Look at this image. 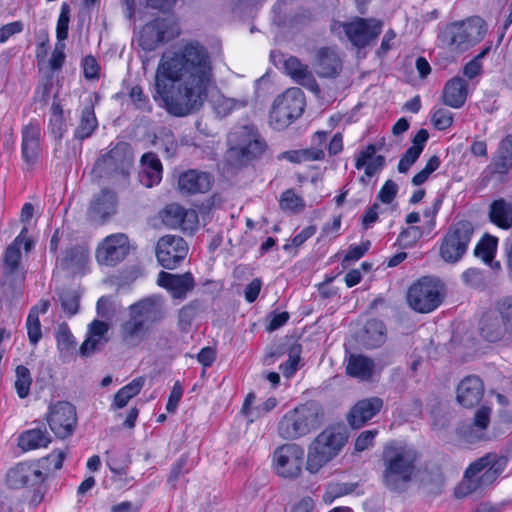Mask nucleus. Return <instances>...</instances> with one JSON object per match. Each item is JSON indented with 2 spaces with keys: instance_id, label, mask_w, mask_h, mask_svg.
<instances>
[{
  "instance_id": "1",
  "label": "nucleus",
  "mask_w": 512,
  "mask_h": 512,
  "mask_svg": "<svg viewBox=\"0 0 512 512\" xmlns=\"http://www.w3.org/2000/svg\"><path fill=\"white\" fill-rule=\"evenodd\" d=\"M212 80L213 64L207 48L198 41H186L161 56L154 98L161 100L170 115L185 117L203 106Z\"/></svg>"
},
{
  "instance_id": "2",
  "label": "nucleus",
  "mask_w": 512,
  "mask_h": 512,
  "mask_svg": "<svg viewBox=\"0 0 512 512\" xmlns=\"http://www.w3.org/2000/svg\"><path fill=\"white\" fill-rule=\"evenodd\" d=\"M129 317L120 325L122 341L129 347H136L146 341L151 327L165 317L164 301L160 296H149L128 308Z\"/></svg>"
},
{
  "instance_id": "3",
  "label": "nucleus",
  "mask_w": 512,
  "mask_h": 512,
  "mask_svg": "<svg viewBox=\"0 0 512 512\" xmlns=\"http://www.w3.org/2000/svg\"><path fill=\"white\" fill-rule=\"evenodd\" d=\"M323 419L321 407L308 402L287 412L278 423V434L286 440H295L320 427Z\"/></svg>"
},
{
  "instance_id": "4",
  "label": "nucleus",
  "mask_w": 512,
  "mask_h": 512,
  "mask_svg": "<svg viewBox=\"0 0 512 512\" xmlns=\"http://www.w3.org/2000/svg\"><path fill=\"white\" fill-rule=\"evenodd\" d=\"M228 160L241 165L259 157L265 150V142L252 124L236 126L228 134Z\"/></svg>"
},
{
  "instance_id": "5",
  "label": "nucleus",
  "mask_w": 512,
  "mask_h": 512,
  "mask_svg": "<svg viewBox=\"0 0 512 512\" xmlns=\"http://www.w3.org/2000/svg\"><path fill=\"white\" fill-rule=\"evenodd\" d=\"M485 33V22L480 17H470L446 25L439 34V40L452 51L464 52L480 42Z\"/></svg>"
},
{
  "instance_id": "6",
  "label": "nucleus",
  "mask_w": 512,
  "mask_h": 512,
  "mask_svg": "<svg viewBox=\"0 0 512 512\" xmlns=\"http://www.w3.org/2000/svg\"><path fill=\"white\" fill-rule=\"evenodd\" d=\"M419 452L400 442L388 443L382 452L384 474L386 477H400L409 480L414 475Z\"/></svg>"
},
{
  "instance_id": "7",
  "label": "nucleus",
  "mask_w": 512,
  "mask_h": 512,
  "mask_svg": "<svg viewBox=\"0 0 512 512\" xmlns=\"http://www.w3.org/2000/svg\"><path fill=\"white\" fill-rule=\"evenodd\" d=\"M347 441L345 433L334 428L322 431L311 443L307 456V470L317 473L321 467L334 458Z\"/></svg>"
},
{
  "instance_id": "8",
  "label": "nucleus",
  "mask_w": 512,
  "mask_h": 512,
  "mask_svg": "<svg viewBox=\"0 0 512 512\" xmlns=\"http://www.w3.org/2000/svg\"><path fill=\"white\" fill-rule=\"evenodd\" d=\"M133 162V155L128 144L117 143L110 151L103 154L95 163L93 174L99 178H126Z\"/></svg>"
},
{
  "instance_id": "9",
  "label": "nucleus",
  "mask_w": 512,
  "mask_h": 512,
  "mask_svg": "<svg viewBox=\"0 0 512 512\" xmlns=\"http://www.w3.org/2000/svg\"><path fill=\"white\" fill-rule=\"evenodd\" d=\"M442 300V286L431 277H423L414 282L407 292L408 305L420 313L433 311L440 305Z\"/></svg>"
},
{
  "instance_id": "10",
  "label": "nucleus",
  "mask_w": 512,
  "mask_h": 512,
  "mask_svg": "<svg viewBox=\"0 0 512 512\" xmlns=\"http://www.w3.org/2000/svg\"><path fill=\"white\" fill-rule=\"evenodd\" d=\"M304 106L302 91L299 88H290L274 100L270 121L275 128L283 129L302 115Z\"/></svg>"
},
{
  "instance_id": "11",
  "label": "nucleus",
  "mask_w": 512,
  "mask_h": 512,
  "mask_svg": "<svg viewBox=\"0 0 512 512\" xmlns=\"http://www.w3.org/2000/svg\"><path fill=\"white\" fill-rule=\"evenodd\" d=\"M473 234L469 221H460L446 233L440 247V255L445 262L455 263L466 252Z\"/></svg>"
},
{
  "instance_id": "12",
  "label": "nucleus",
  "mask_w": 512,
  "mask_h": 512,
  "mask_svg": "<svg viewBox=\"0 0 512 512\" xmlns=\"http://www.w3.org/2000/svg\"><path fill=\"white\" fill-rule=\"evenodd\" d=\"M130 251L127 235L116 233L105 237L97 246L95 258L99 265L114 267L122 262Z\"/></svg>"
},
{
  "instance_id": "13",
  "label": "nucleus",
  "mask_w": 512,
  "mask_h": 512,
  "mask_svg": "<svg viewBox=\"0 0 512 512\" xmlns=\"http://www.w3.org/2000/svg\"><path fill=\"white\" fill-rule=\"evenodd\" d=\"M46 421L56 437H69L77 423L75 407L66 401H59L49 406Z\"/></svg>"
},
{
  "instance_id": "14",
  "label": "nucleus",
  "mask_w": 512,
  "mask_h": 512,
  "mask_svg": "<svg viewBox=\"0 0 512 512\" xmlns=\"http://www.w3.org/2000/svg\"><path fill=\"white\" fill-rule=\"evenodd\" d=\"M304 451L294 443H287L275 449L273 460L279 476L297 477L301 471Z\"/></svg>"
},
{
  "instance_id": "15",
  "label": "nucleus",
  "mask_w": 512,
  "mask_h": 512,
  "mask_svg": "<svg viewBox=\"0 0 512 512\" xmlns=\"http://www.w3.org/2000/svg\"><path fill=\"white\" fill-rule=\"evenodd\" d=\"M187 243L183 238L175 235L161 237L156 246V257L161 266L174 269L186 257Z\"/></svg>"
},
{
  "instance_id": "16",
  "label": "nucleus",
  "mask_w": 512,
  "mask_h": 512,
  "mask_svg": "<svg viewBox=\"0 0 512 512\" xmlns=\"http://www.w3.org/2000/svg\"><path fill=\"white\" fill-rule=\"evenodd\" d=\"M162 222L169 228L181 229L183 232H194L199 223L197 212L193 209H185L179 204L167 205L161 211Z\"/></svg>"
},
{
  "instance_id": "17",
  "label": "nucleus",
  "mask_w": 512,
  "mask_h": 512,
  "mask_svg": "<svg viewBox=\"0 0 512 512\" xmlns=\"http://www.w3.org/2000/svg\"><path fill=\"white\" fill-rule=\"evenodd\" d=\"M170 21L163 18H157L147 23L139 35V45L146 51L154 50L159 44L169 41L175 36L173 31H169Z\"/></svg>"
},
{
  "instance_id": "18",
  "label": "nucleus",
  "mask_w": 512,
  "mask_h": 512,
  "mask_svg": "<svg viewBox=\"0 0 512 512\" xmlns=\"http://www.w3.org/2000/svg\"><path fill=\"white\" fill-rule=\"evenodd\" d=\"M342 26L349 40L357 47H365L381 32V25L375 20L368 21L359 18Z\"/></svg>"
},
{
  "instance_id": "19",
  "label": "nucleus",
  "mask_w": 512,
  "mask_h": 512,
  "mask_svg": "<svg viewBox=\"0 0 512 512\" xmlns=\"http://www.w3.org/2000/svg\"><path fill=\"white\" fill-rule=\"evenodd\" d=\"M383 400L380 397H370L359 400L350 409L347 415L348 424L353 429H359L371 420L383 408Z\"/></svg>"
},
{
  "instance_id": "20",
  "label": "nucleus",
  "mask_w": 512,
  "mask_h": 512,
  "mask_svg": "<svg viewBox=\"0 0 512 512\" xmlns=\"http://www.w3.org/2000/svg\"><path fill=\"white\" fill-rule=\"evenodd\" d=\"M157 283L165 288L174 299H184L187 293L194 289V278L190 272L184 274H171L168 272H160Z\"/></svg>"
},
{
  "instance_id": "21",
  "label": "nucleus",
  "mask_w": 512,
  "mask_h": 512,
  "mask_svg": "<svg viewBox=\"0 0 512 512\" xmlns=\"http://www.w3.org/2000/svg\"><path fill=\"white\" fill-rule=\"evenodd\" d=\"M108 331V323L99 320L92 321L88 326L86 339L79 348L80 355L89 357L100 350L109 340Z\"/></svg>"
},
{
  "instance_id": "22",
  "label": "nucleus",
  "mask_w": 512,
  "mask_h": 512,
  "mask_svg": "<svg viewBox=\"0 0 512 512\" xmlns=\"http://www.w3.org/2000/svg\"><path fill=\"white\" fill-rule=\"evenodd\" d=\"M484 393V386L477 376H467L458 385L456 394L457 401L466 408L477 405Z\"/></svg>"
},
{
  "instance_id": "23",
  "label": "nucleus",
  "mask_w": 512,
  "mask_h": 512,
  "mask_svg": "<svg viewBox=\"0 0 512 512\" xmlns=\"http://www.w3.org/2000/svg\"><path fill=\"white\" fill-rule=\"evenodd\" d=\"M315 70L320 77H336L342 70V59L336 50L322 47L316 53Z\"/></svg>"
},
{
  "instance_id": "24",
  "label": "nucleus",
  "mask_w": 512,
  "mask_h": 512,
  "mask_svg": "<svg viewBox=\"0 0 512 512\" xmlns=\"http://www.w3.org/2000/svg\"><path fill=\"white\" fill-rule=\"evenodd\" d=\"M211 176L206 172L189 170L180 175L179 189L187 194L205 193L211 187Z\"/></svg>"
},
{
  "instance_id": "25",
  "label": "nucleus",
  "mask_w": 512,
  "mask_h": 512,
  "mask_svg": "<svg viewBox=\"0 0 512 512\" xmlns=\"http://www.w3.org/2000/svg\"><path fill=\"white\" fill-rule=\"evenodd\" d=\"M284 68L286 73L297 83L307 87L314 93L319 92L318 84L312 72L309 70L308 66L303 64L298 58L293 56L289 57L284 63Z\"/></svg>"
},
{
  "instance_id": "26",
  "label": "nucleus",
  "mask_w": 512,
  "mask_h": 512,
  "mask_svg": "<svg viewBox=\"0 0 512 512\" xmlns=\"http://www.w3.org/2000/svg\"><path fill=\"white\" fill-rule=\"evenodd\" d=\"M40 126L30 123L22 131V157L27 164H34L40 154Z\"/></svg>"
},
{
  "instance_id": "27",
  "label": "nucleus",
  "mask_w": 512,
  "mask_h": 512,
  "mask_svg": "<svg viewBox=\"0 0 512 512\" xmlns=\"http://www.w3.org/2000/svg\"><path fill=\"white\" fill-rule=\"evenodd\" d=\"M140 164V182L147 188L158 184L161 180L162 164L157 155L152 152L145 153L140 159Z\"/></svg>"
},
{
  "instance_id": "28",
  "label": "nucleus",
  "mask_w": 512,
  "mask_h": 512,
  "mask_svg": "<svg viewBox=\"0 0 512 512\" xmlns=\"http://www.w3.org/2000/svg\"><path fill=\"white\" fill-rule=\"evenodd\" d=\"M116 196L112 191L104 190L92 200L89 216L92 220L103 222L115 212Z\"/></svg>"
},
{
  "instance_id": "29",
  "label": "nucleus",
  "mask_w": 512,
  "mask_h": 512,
  "mask_svg": "<svg viewBox=\"0 0 512 512\" xmlns=\"http://www.w3.org/2000/svg\"><path fill=\"white\" fill-rule=\"evenodd\" d=\"M468 94L466 81L461 77L450 79L443 90V103L452 108H460L464 105Z\"/></svg>"
},
{
  "instance_id": "30",
  "label": "nucleus",
  "mask_w": 512,
  "mask_h": 512,
  "mask_svg": "<svg viewBox=\"0 0 512 512\" xmlns=\"http://www.w3.org/2000/svg\"><path fill=\"white\" fill-rule=\"evenodd\" d=\"M481 335L490 342H496L508 334V330L498 313H485L479 323Z\"/></svg>"
},
{
  "instance_id": "31",
  "label": "nucleus",
  "mask_w": 512,
  "mask_h": 512,
  "mask_svg": "<svg viewBox=\"0 0 512 512\" xmlns=\"http://www.w3.org/2000/svg\"><path fill=\"white\" fill-rule=\"evenodd\" d=\"M491 173L506 174L512 168V136H506L499 144L496 155L489 165Z\"/></svg>"
},
{
  "instance_id": "32",
  "label": "nucleus",
  "mask_w": 512,
  "mask_h": 512,
  "mask_svg": "<svg viewBox=\"0 0 512 512\" xmlns=\"http://www.w3.org/2000/svg\"><path fill=\"white\" fill-rule=\"evenodd\" d=\"M489 218L492 223L502 229L512 227V203L504 199H498L491 203L489 208Z\"/></svg>"
},
{
  "instance_id": "33",
  "label": "nucleus",
  "mask_w": 512,
  "mask_h": 512,
  "mask_svg": "<svg viewBox=\"0 0 512 512\" xmlns=\"http://www.w3.org/2000/svg\"><path fill=\"white\" fill-rule=\"evenodd\" d=\"M375 364L374 362L362 355H351L348 359L346 371L355 378L368 380L372 377Z\"/></svg>"
},
{
  "instance_id": "34",
  "label": "nucleus",
  "mask_w": 512,
  "mask_h": 512,
  "mask_svg": "<svg viewBox=\"0 0 512 512\" xmlns=\"http://www.w3.org/2000/svg\"><path fill=\"white\" fill-rule=\"evenodd\" d=\"M98 126V122L94 113V106L91 100L83 107L80 122L75 129V138L84 140L92 135Z\"/></svg>"
},
{
  "instance_id": "35",
  "label": "nucleus",
  "mask_w": 512,
  "mask_h": 512,
  "mask_svg": "<svg viewBox=\"0 0 512 512\" xmlns=\"http://www.w3.org/2000/svg\"><path fill=\"white\" fill-rule=\"evenodd\" d=\"M50 442L49 434L41 429H31L23 432L18 438V446L23 451L46 447Z\"/></svg>"
},
{
  "instance_id": "36",
  "label": "nucleus",
  "mask_w": 512,
  "mask_h": 512,
  "mask_svg": "<svg viewBox=\"0 0 512 512\" xmlns=\"http://www.w3.org/2000/svg\"><path fill=\"white\" fill-rule=\"evenodd\" d=\"M248 105V98L241 97L239 99L229 98L222 94L213 96L212 106L215 113L220 117L229 115L232 111L244 108Z\"/></svg>"
},
{
  "instance_id": "37",
  "label": "nucleus",
  "mask_w": 512,
  "mask_h": 512,
  "mask_svg": "<svg viewBox=\"0 0 512 512\" xmlns=\"http://www.w3.org/2000/svg\"><path fill=\"white\" fill-rule=\"evenodd\" d=\"M28 233V228L24 226L20 231L19 235L14 239V241L7 247L4 257V266L7 268L9 273L15 272L19 265L21 259L20 246L22 244V239Z\"/></svg>"
},
{
  "instance_id": "38",
  "label": "nucleus",
  "mask_w": 512,
  "mask_h": 512,
  "mask_svg": "<svg viewBox=\"0 0 512 512\" xmlns=\"http://www.w3.org/2000/svg\"><path fill=\"white\" fill-rule=\"evenodd\" d=\"M383 323L378 320H370L365 325V335L363 342L368 348L380 346L385 341Z\"/></svg>"
},
{
  "instance_id": "39",
  "label": "nucleus",
  "mask_w": 512,
  "mask_h": 512,
  "mask_svg": "<svg viewBox=\"0 0 512 512\" xmlns=\"http://www.w3.org/2000/svg\"><path fill=\"white\" fill-rule=\"evenodd\" d=\"M87 260L86 251L80 247H72L65 251V255L57 260V263L64 269L76 270L83 267Z\"/></svg>"
},
{
  "instance_id": "40",
  "label": "nucleus",
  "mask_w": 512,
  "mask_h": 512,
  "mask_svg": "<svg viewBox=\"0 0 512 512\" xmlns=\"http://www.w3.org/2000/svg\"><path fill=\"white\" fill-rule=\"evenodd\" d=\"M15 375H16V380H15L14 386H15L17 395L21 399H24L29 395L30 387L32 384V377H31L30 371L25 366L19 365L15 369Z\"/></svg>"
},
{
  "instance_id": "41",
  "label": "nucleus",
  "mask_w": 512,
  "mask_h": 512,
  "mask_svg": "<svg viewBox=\"0 0 512 512\" xmlns=\"http://www.w3.org/2000/svg\"><path fill=\"white\" fill-rule=\"evenodd\" d=\"M301 346L299 344H291L290 350L288 351V360L286 363L281 364L279 369L282 371L283 375L287 378L292 377L299 367V362L301 359Z\"/></svg>"
},
{
  "instance_id": "42",
  "label": "nucleus",
  "mask_w": 512,
  "mask_h": 512,
  "mask_svg": "<svg viewBox=\"0 0 512 512\" xmlns=\"http://www.w3.org/2000/svg\"><path fill=\"white\" fill-rule=\"evenodd\" d=\"M496 313L507 327L508 335L512 336V295L504 296L496 301Z\"/></svg>"
},
{
  "instance_id": "43",
  "label": "nucleus",
  "mask_w": 512,
  "mask_h": 512,
  "mask_svg": "<svg viewBox=\"0 0 512 512\" xmlns=\"http://www.w3.org/2000/svg\"><path fill=\"white\" fill-rule=\"evenodd\" d=\"M27 333L29 341L32 345H36L42 337L41 325L38 317V307H33L26 321Z\"/></svg>"
},
{
  "instance_id": "44",
  "label": "nucleus",
  "mask_w": 512,
  "mask_h": 512,
  "mask_svg": "<svg viewBox=\"0 0 512 512\" xmlns=\"http://www.w3.org/2000/svg\"><path fill=\"white\" fill-rule=\"evenodd\" d=\"M497 246V240L494 237H487L480 241L474 250L476 257L482 259L485 263H490L494 258Z\"/></svg>"
},
{
  "instance_id": "45",
  "label": "nucleus",
  "mask_w": 512,
  "mask_h": 512,
  "mask_svg": "<svg viewBox=\"0 0 512 512\" xmlns=\"http://www.w3.org/2000/svg\"><path fill=\"white\" fill-rule=\"evenodd\" d=\"M59 301L63 311L68 317L75 315L79 310V295L76 291L65 290L59 294Z\"/></svg>"
},
{
  "instance_id": "46",
  "label": "nucleus",
  "mask_w": 512,
  "mask_h": 512,
  "mask_svg": "<svg viewBox=\"0 0 512 512\" xmlns=\"http://www.w3.org/2000/svg\"><path fill=\"white\" fill-rule=\"evenodd\" d=\"M489 465L485 472L487 479H496L506 469L508 459L506 456L498 455L496 453H489Z\"/></svg>"
},
{
  "instance_id": "47",
  "label": "nucleus",
  "mask_w": 512,
  "mask_h": 512,
  "mask_svg": "<svg viewBox=\"0 0 512 512\" xmlns=\"http://www.w3.org/2000/svg\"><path fill=\"white\" fill-rule=\"evenodd\" d=\"M356 488L354 483H332L328 486L323 499L326 503H332L336 498L352 493Z\"/></svg>"
},
{
  "instance_id": "48",
  "label": "nucleus",
  "mask_w": 512,
  "mask_h": 512,
  "mask_svg": "<svg viewBox=\"0 0 512 512\" xmlns=\"http://www.w3.org/2000/svg\"><path fill=\"white\" fill-rule=\"evenodd\" d=\"M280 207L283 210L298 212L304 208V201L292 189H288L281 195Z\"/></svg>"
},
{
  "instance_id": "49",
  "label": "nucleus",
  "mask_w": 512,
  "mask_h": 512,
  "mask_svg": "<svg viewBox=\"0 0 512 512\" xmlns=\"http://www.w3.org/2000/svg\"><path fill=\"white\" fill-rule=\"evenodd\" d=\"M51 111H52V115H51V119H50L51 131L57 137H62V135L66 131L63 110L59 103L53 102V104L51 106Z\"/></svg>"
},
{
  "instance_id": "50",
  "label": "nucleus",
  "mask_w": 512,
  "mask_h": 512,
  "mask_svg": "<svg viewBox=\"0 0 512 512\" xmlns=\"http://www.w3.org/2000/svg\"><path fill=\"white\" fill-rule=\"evenodd\" d=\"M483 488L480 482H458L454 487V495L456 498L461 499L472 494H482Z\"/></svg>"
},
{
  "instance_id": "51",
  "label": "nucleus",
  "mask_w": 512,
  "mask_h": 512,
  "mask_svg": "<svg viewBox=\"0 0 512 512\" xmlns=\"http://www.w3.org/2000/svg\"><path fill=\"white\" fill-rule=\"evenodd\" d=\"M491 410L488 407L482 406L474 415L473 427L480 430V434L476 436L477 439H482L484 431L490 423Z\"/></svg>"
},
{
  "instance_id": "52",
  "label": "nucleus",
  "mask_w": 512,
  "mask_h": 512,
  "mask_svg": "<svg viewBox=\"0 0 512 512\" xmlns=\"http://www.w3.org/2000/svg\"><path fill=\"white\" fill-rule=\"evenodd\" d=\"M434 127L438 130H445L453 123V115L450 111L440 108L432 115Z\"/></svg>"
},
{
  "instance_id": "53",
  "label": "nucleus",
  "mask_w": 512,
  "mask_h": 512,
  "mask_svg": "<svg viewBox=\"0 0 512 512\" xmlns=\"http://www.w3.org/2000/svg\"><path fill=\"white\" fill-rule=\"evenodd\" d=\"M290 350V345L287 344H277L271 346L266 352L263 363L265 365H272L278 359L282 358L284 355H288V351Z\"/></svg>"
},
{
  "instance_id": "54",
  "label": "nucleus",
  "mask_w": 512,
  "mask_h": 512,
  "mask_svg": "<svg viewBox=\"0 0 512 512\" xmlns=\"http://www.w3.org/2000/svg\"><path fill=\"white\" fill-rule=\"evenodd\" d=\"M421 154V148L410 147L404 155L401 157L398 164V171L400 173H406L409 168L416 162Z\"/></svg>"
},
{
  "instance_id": "55",
  "label": "nucleus",
  "mask_w": 512,
  "mask_h": 512,
  "mask_svg": "<svg viewBox=\"0 0 512 512\" xmlns=\"http://www.w3.org/2000/svg\"><path fill=\"white\" fill-rule=\"evenodd\" d=\"M68 26H69V6L63 4L61 7L60 16L57 22V38L59 41H64L68 37Z\"/></svg>"
},
{
  "instance_id": "56",
  "label": "nucleus",
  "mask_w": 512,
  "mask_h": 512,
  "mask_svg": "<svg viewBox=\"0 0 512 512\" xmlns=\"http://www.w3.org/2000/svg\"><path fill=\"white\" fill-rule=\"evenodd\" d=\"M58 347L62 350H69L74 345V338L66 324H61L57 330Z\"/></svg>"
},
{
  "instance_id": "57",
  "label": "nucleus",
  "mask_w": 512,
  "mask_h": 512,
  "mask_svg": "<svg viewBox=\"0 0 512 512\" xmlns=\"http://www.w3.org/2000/svg\"><path fill=\"white\" fill-rule=\"evenodd\" d=\"M489 453L484 455L483 457L472 462L464 473V478L470 479L475 477L477 474L482 472L483 470H487V466L489 465Z\"/></svg>"
},
{
  "instance_id": "58",
  "label": "nucleus",
  "mask_w": 512,
  "mask_h": 512,
  "mask_svg": "<svg viewBox=\"0 0 512 512\" xmlns=\"http://www.w3.org/2000/svg\"><path fill=\"white\" fill-rule=\"evenodd\" d=\"M421 236L422 232L420 228L413 226L402 231L398 240L404 247H408L414 245Z\"/></svg>"
},
{
  "instance_id": "59",
  "label": "nucleus",
  "mask_w": 512,
  "mask_h": 512,
  "mask_svg": "<svg viewBox=\"0 0 512 512\" xmlns=\"http://www.w3.org/2000/svg\"><path fill=\"white\" fill-rule=\"evenodd\" d=\"M196 313L197 306L195 303H189L182 307L179 311V325L184 329L190 326L192 320L196 316Z\"/></svg>"
},
{
  "instance_id": "60",
  "label": "nucleus",
  "mask_w": 512,
  "mask_h": 512,
  "mask_svg": "<svg viewBox=\"0 0 512 512\" xmlns=\"http://www.w3.org/2000/svg\"><path fill=\"white\" fill-rule=\"evenodd\" d=\"M377 433V430H367L361 432L355 440V450L357 452H362L372 446L373 440Z\"/></svg>"
},
{
  "instance_id": "61",
  "label": "nucleus",
  "mask_w": 512,
  "mask_h": 512,
  "mask_svg": "<svg viewBox=\"0 0 512 512\" xmlns=\"http://www.w3.org/2000/svg\"><path fill=\"white\" fill-rule=\"evenodd\" d=\"M397 191V184L392 180H387L378 194V199L383 203L389 204L394 200Z\"/></svg>"
},
{
  "instance_id": "62",
  "label": "nucleus",
  "mask_w": 512,
  "mask_h": 512,
  "mask_svg": "<svg viewBox=\"0 0 512 512\" xmlns=\"http://www.w3.org/2000/svg\"><path fill=\"white\" fill-rule=\"evenodd\" d=\"M183 395V388L179 381H177L174 386L172 387V390L170 392L168 402L166 405V410L169 413H174L177 409L178 403L181 400Z\"/></svg>"
},
{
  "instance_id": "63",
  "label": "nucleus",
  "mask_w": 512,
  "mask_h": 512,
  "mask_svg": "<svg viewBox=\"0 0 512 512\" xmlns=\"http://www.w3.org/2000/svg\"><path fill=\"white\" fill-rule=\"evenodd\" d=\"M129 96L132 100V102L136 105L137 108L142 110H149V100L144 95L141 87L134 86L131 88Z\"/></svg>"
},
{
  "instance_id": "64",
  "label": "nucleus",
  "mask_w": 512,
  "mask_h": 512,
  "mask_svg": "<svg viewBox=\"0 0 512 512\" xmlns=\"http://www.w3.org/2000/svg\"><path fill=\"white\" fill-rule=\"evenodd\" d=\"M31 467L26 463H20L8 472L10 480H28L31 475L29 474Z\"/></svg>"
}]
</instances>
